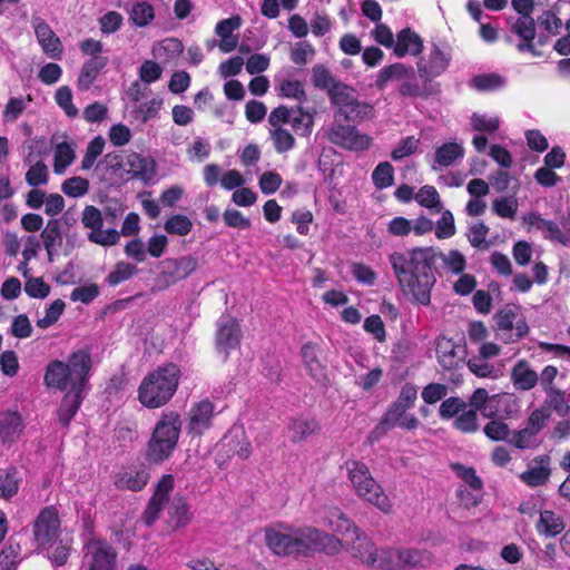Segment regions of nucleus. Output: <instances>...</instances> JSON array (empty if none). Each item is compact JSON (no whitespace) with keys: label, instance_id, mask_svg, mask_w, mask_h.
Masks as SVG:
<instances>
[{"label":"nucleus","instance_id":"36","mask_svg":"<svg viewBox=\"0 0 570 570\" xmlns=\"http://www.w3.org/2000/svg\"><path fill=\"white\" fill-rule=\"evenodd\" d=\"M423 43L421 38L410 29H403L397 33L394 45V53L397 57L405 55H417L422 51Z\"/></svg>","mask_w":570,"mask_h":570},{"label":"nucleus","instance_id":"1","mask_svg":"<svg viewBox=\"0 0 570 570\" xmlns=\"http://www.w3.org/2000/svg\"><path fill=\"white\" fill-rule=\"evenodd\" d=\"M389 261L401 291L413 302L429 305L436 282L433 267L438 262V250L433 247H414L392 253Z\"/></svg>","mask_w":570,"mask_h":570},{"label":"nucleus","instance_id":"56","mask_svg":"<svg viewBox=\"0 0 570 570\" xmlns=\"http://www.w3.org/2000/svg\"><path fill=\"white\" fill-rule=\"evenodd\" d=\"M504 85V79L497 73H483L473 77L470 86L479 91L497 90Z\"/></svg>","mask_w":570,"mask_h":570},{"label":"nucleus","instance_id":"57","mask_svg":"<svg viewBox=\"0 0 570 570\" xmlns=\"http://www.w3.org/2000/svg\"><path fill=\"white\" fill-rule=\"evenodd\" d=\"M278 91L282 97L292 98L299 102L306 101V92L304 83L296 79H284L278 86Z\"/></svg>","mask_w":570,"mask_h":570},{"label":"nucleus","instance_id":"4","mask_svg":"<svg viewBox=\"0 0 570 570\" xmlns=\"http://www.w3.org/2000/svg\"><path fill=\"white\" fill-rule=\"evenodd\" d=\"M180 370L174 363L157 367L145 376L138 387V401L147 409L167 404L177 391Z\"/></svg>","mask_w":570,"mask_h":570},{"label":"nucleus","instance_id":"19","mask_svg":"<svg viewBox=\"0 0 570 570\" xmlns=\"http://www.w3.org/2000/svg\"><path fill=\"white\" fill-rule=\"evenodd\" d=\"M26 423L17 409L0 412V444L7 448L16 444L23 435Z\"/></svg>","mask_w":570,"mask_h":570},{"label":"nucleus","instance_id":"23","mask_svg":"<svg viewBox=\"0 0 570 570\" xmlns=\"http://www.w3.org/2000/svg\"><path fill=\"white\" fill-rule=\"evenodd\" d=\"M465 155L462 144L456 141L445 142L439 146L433 155L431 169L433 171H442L443 169L458 165Z\"/></svg>","mask_w":570,"mask_h":570},{"label":"nucleus","instance_id":"30","mask_svg":"<svg viewBox=\"0 0 570 570\" xmlns=\"http://www.w3.org/2000/svg\"><path fill=\"white\" fill-rule=\"evenodd\" d=\"M513 31L521 38L517 48L520 52L531 51L534 52L532 43L535 37V23L531 16L524 14L517 19L513 24Z\"/></svg>","mask_w":570,"mask_h":570},{"label":"nucleus","instance_id":"11","mask_svg":"<svg viewBox=\"0 0 570 570\" xmlns=\"http://www.w3.org/2000/svg\"><path fill=\"white\" fill-rule=\"evenodd\" d=\"M550 414L544 409H534L524 426L514 430L509 439V444L517 449H533L540 444L539 434L547 425Z\"/></svg>","mask_w":570,"mask_h":570},{"label":"nucleus","instance_id":"21","mask_svg":"<svg viewBox=\"0 0 570 570\" xmlns=\"http://www.w3.org/2000/svg\"><path fill=\"white\" fill-rule=\"evenodd\" d=\"M173 489L174 476L171 474L163 475L144 512V521L147 525H151L158 519L160 511L169 502V494Z\"/></svg>","mask_w":570,"mask_h":570},{"label":"nucleus","instance_id":"58","mask_svg":"<svg viewBox=\"0 0 570 570\" xmlns=\"http://www.w3.org/2000/svg\"><path fill=\"white\" fill-rule=\"evenodd\" d=\"M373 184L377 189L390 187L394 180V168L387 163H380L372 173Z\"/></svg>","mask_w":570,"mask_h":570},{"label":"nucleus","instance_id":"27","mask_svg":"<svg viewBox=\"0 0 570 570\" xmlns=\"http://www.w3.org/2000/svg\"><path fill=\"white\" fill-rule=\"evenodd\" d=\"M242 19L239 16H233L230 18L220 20L215 28V33L220 38L218 47L222 52H230L238 45V37L234 35V31L239 29Z\"/></svg>","mask_w":570,"mask_h":570},{"label":"nucleus","instance_id":"55","mask_svg":"<svg viewBox=\"0 0 570 570\" xmlns=\"http://www.w3.org/2000/svg\"><path fill=\"white\" fill-rule=\"evenodd\" d=\"M165 230L170 235L186 236L191 232V220L181 214L169 217L164 224Z\"/></svg>","mask_w":570,"mask_h":570},{"label":"nucleus","instance_id":"40","mask_svg":"<svg viewBox=\"0 0 570 570\" xmlns=\"http://www.w3.org/2000/svg\"><path fill=\"white\" fill-rule=\"evenodd\" d=\"M164 100L160 97H154L145 102H139L131 107L132 118L141 124L159 118V112Z\"/></svg>","mask_w":570,"mask_h":570},{"label":"nucleus","instance_id":"50","mask_svg":"<svg viewBox=\"0 0 570 570\" xmlns=\"http://www.w3.org/2000/svg\"><path fill=\"white\" fill-rule=\"evenodd\" d=\"M312 81L316 88L326 90L327 95L330 94V90L334 88V86L341 82L336 80L331 71L323 65H316L313 67Z\"/></svg>","mask_w":570,"mask_h":570},{"label":"nucleus","instance_id":"63","mask_svg":"<svg viewBox=\"0 0 570 570\" xmlns=\"http://www.w3.org/2000/svg\"><path fill=\"white\" fill-rule=\"evenodd\" d=\"M26 181L31 187H39L48 183V167L39 160L32 165L26 173Z\"/></svg>","mask_w":570,"mask_h":570},{"label":"nucleus","instance_id":"61","mask_svg":"<svg viewBox=\"0 0 570 570\" xmlns=\"http://www.w3.org/2000/svg\"><path fill=\"white\" fill-rule=\"evenodd\" d=\"M106 141L101 136L95 137L87 146L85 156L81 160V168L83 170L90 169L97 158L102 154Z\"/></svg>","mask_w":570,"mask_h":570},{"label":"nucleus","instance_id":"46","mask_svg":"<svg viewBox=\"0 0 570 570\" xmlns=\"http://www.w3.org/2000/svg\"><path fill=\"white\" fill-rule=\"evenodd\" d=\"M413 73V68H406L403 63H393L382 68L377 75L376 87L383 89L390 80H400Z\"/></svg>","mask_w":570,"mask_h":570},{"label":"nucleus","instance_id":"24","mask_svg":"<svg viewBox=\"0 0 570 570\" xmlns=\"http://www.w3.org/2000/svg\"><path fill=\"white\" fill-rule=\"evenodd\" d=\"M449 62L450 56L438 46H433L428 60L417 63L419 75L425 81L436 78L448 69Z\"/></svg>","mask_w":570,"mask_h":570},{"label":"nucleus","instance_id":"8","mask_svg":"<svg viewBox=\"0 0 570 570\" xmlns=\"http://www.w3.org/2000/svg\"><path fill=\"white\" fill-rule=\"evenodd\" d=\"M321 524L344 537L346 549L364 563L363 552L371 551L373 541L338 508L325 510Z\"/></svg>","mask_w":570,"mask_h":570},{"label":"nucleus","instance_id":"2","mask_svg":"<svg viewBox=\"0 0 570 570\" xmlns=\"http://www.w3.org/2000/svg\"><path fill=\"white\" fill-rule=\"evenodd\" d=\"M265 539L267 547L277 556L308 557L314 552L335 554L343 547L340 539L313 527L291 528L287 532L268 529Z\"/></svg>","mask_w":570,"mask_h":570},{"label":"nucleus","instance_id":"51","mask_svg":"<svg viewBox=\"0 0 570 570\" xmlns=\"http://www.w3.org/2000/svg\"><path fill=\"white\" fill-rule=\"evenodd\" d=\"M327 96L330 98L331 104L334 107H336V109H341L342 107L346 106L347 102L352 101L356 97V91L353 87L340 82L330 90V94Z\"/></svg>","mask_w":570,"mask_h":570},{"label":"nucleus","instance_id":"15","mask_svg":"<svg viewBox=\"0 0 570 570\" xmlns=\"http://www.w3.org/2000/svg\"><path fill=\"white\" fill-rule=\"evenodd\" d=\"M159 266V289H165L170 285L187 278L193 272H195L197 267V259L190 255L178 258H166L160 262Z\"/></svg>","mask_w":570,"mask_h":570},{"label":"nucleus","instance_id":"37","mask_svg":"<svg viewBox=\"0 0 570 570\" xmlns=\"http://www.w3.org/2000/svg\"><path fill=\"white\" fill-rule=\"evenodd\" d=\"M149 480V472L144 469H128L124 471L116 480L118 489H127L130 491H140Z\"/></svg>","mask_w":570,"mask_h":570},{"label":"nucleus","instance_id":"53","mask_svg":"<svg viewBox=\"0 0 570 570\" xmlns=\"http://www.w3.org/2000/svg\"><path fill=\"white\" fill-rule=\"evenodd\" d=\"M452 470L464 482V484H462L463 487L470 488L476 492H482L483 482L473 468L456 463L452 465Z\"/></svg>","mask_w":570,"mask_h":570},{"label":"nucleus","instance_id":"34","mask_svg":"<svg viewBox=\"0 0 570 570\" xmlns=\"http://www.w3.org/2000/svg\"><path fill=\"white\" fill-rule=\"evenodd\" d=\"M41 240L47 252L49 262L53 261L62 245V233L58 219L48 220L46 227L41 232Z\"/></svg>","mask_w":570,"mask_h":570},{"label":"nucleus","instance_id":"12","mask_svg":"<svg viewBox=\"0 0 570 570\" xmlns=\"http://www.w3.org/2000/svg\"><path fill=\"white\" fill-rule=\"evenodd\" d=\"M117 553L105 540L89 538L83 546V570H116Z\"/></svg>","mask_w":570,"mask_h":570},{"label":"nucleus","instance_id":"62","mask_svg":"<svg viewBox=\"0 0 570 570\" xmlns=\"http://www.w3.org/2000/svg\"><path fill=\"white\" fill-rule=\"evenodd\" d=\"M484 434L492 441H507L511 436V431L507 423L501 420H491L483 428Z\"/></svg>","mask_w":570,"mask_h":570},{"label":"nucleus","instance_id":"42","mask_svg":"<svg viewBox=\"0 0 570 570\" xmlns=\"http://www.w3.org/2000/svg\"><path fill=\"white\" fill-rule=\"evenodd\" d=\"M155 19V8L148 1H137L131 6L129 20L137 27L144 28Z\"/></svg>","mask_w":570,"mask_h":570},{"label":"nucleus","instance_id":"13","mask_svg":"<svg viewBox=\"0 0 570 570\" xmlns=\"http://www.w3.org/2000/svg\"><path fill=\"white\" fill-rule=\"evenodd\" d=\"M81 224L85 228L90 230L88 233V239L91 243L101 246H112L116 245L120 239V234L118 230L112 228L102 229V215L101 212L95 206L88 205L83 208L81 213Z\"/></svg>","mask_w":570,"mask_h":570},{"label":"nucleus","instance_id":"39","mask_svg":"<svg viewBox=\"0 0 570 570\" xmlns=\"http://www.w3.org/2000/svg\"><path fill=\"white\" fill-rule=\"evenodd\" d=\"M168 514L170 518V523L175 529L186 527L193 519V513L190 512L187 500L181 495L175 497L171 500L168 508Z\"/></svg>","mask_w":570,"mask_h":570},{"label":"nucleus","instance_id":"31","mask_svg":"<svg viewBox=\"0 0 570 570\" xmlns=\"http://www.w3.org/2000/svg\"><path fill=\"white\" fill-rule=\"evenodd\" d=\"M566 528L563 518L552 510H542L535 523V530L540 535L554 538Z\"/></svg>","mask_w":570,"mask_h":570},{"label":"nucleus","instance_id":"35","mask_svg":"<svg viewBox=\"0 0 570 570\" xmlns=\"http://www.w3.org/2000/svg\"><path fill=\"white\" fill-rule=\"evenodd\" d=\"M495 412L484 413L485 416L498 414L504 419L515 417L520 412V402L517 396L509 393L498 394L491 397Z\"/></svg>","mask_w":570,"mask_h":570},{"label":"nucleus","instance_id":"59","mask_svg":"<svg viewBox=\"0 0 570 570\" xmlns=\"http://www.w3.org/2000/svg\"><path fill=\"white\" fill-rule=\"evenodd\" d=\"M289 125L299 136H309L313 129L314 119L308 112H305L303 108H297V114L292 115Z\"/></svg>","mask_w":570,"mask_h":570},{"label":"nucleus","instance_id":"5","mask_svg":"<svg viewBox=\"0 0 570 570\" xmlns=\"http://www.w3.org/2000/svg\"><path fill=\"white\" fill-rule=\"evenodd\" d=\"M181 431L180 414L176 411L161 413L146 446V460L160 464L174 453Z\"/></svg>","mask_w":570,"mask_h":570},{"label":"nucleus","instance_id":"41","mask_svg":"<svg viewBox=\"0 0 570 570\" xmlns=\"http://www.w3.org/2000/svg\"><path fill=\"white\" fill-rule=\"evenodd\" d=\"M85 391H77L75 393H66L58 410L59 422L67 426L78 412Z\"/></svg>","mask_w":570,"mask_h":570},{"label":"nucleus","instance_id":"26","mask_svg":"<svg viewBox=\"0 0 570 570\" xmlns=\"http://www.w3.org/2000/svg\"><path fill=\"white\" fill-rule=\"evenodd\" d=\"M375 115L373 105L360 101L355 97L352 101L347 102L346 106L341 109H336L334 112V119L336 121L358 122L366 119H372Z\"/></svg>","mask_w":570,"mask_h":570},{"label":"nucleus","instance_id":"54","mask_svg":"<svg viewBox=\"0 0 570 570\" xmlns=\"http://www.w3.org/2000/svg\"><path fill=\"white\" fill-rule=\"evenodd\" d=\"M269 137L278 154L286 153L295 146L294 136L285 128H269Z\"/></svg>","mask_w":570,"mask_h":570},{"label":"nucleus","instance_id":"29","mask_svg":"<svg viewBox=\"0 0 570 570\" xmlns=\"http://www.w3.org/2000/svg\"><path fill=\"white\" fill-rule=\"evenodd\" d=\"M551 475L550 461L548 456L535 459V464L521 473L520 479L528 487L543 485Z\"/></svg>","mask_w":570,"mask_h":570},{"label":"nucleus","instance_id":"44","mask_svg":"<svg viewBox=\"0 0 570 570\" xmlns=\"http://www.w3.org/2000/svg\"><path fill=\"white\" fill-rule=\"evenodd\" d=\"M75 150L71 144L62 141L55 148L53 171L62 175L75 160Z\"/></svg>","mask_w":570,"mask_h":570},{"label":"nucleus","instance_id":"47","mask_svg":"<svg viewBox=\"0 0 570 570\" xmlns=\"http://www.w3.org/2000/svg\"><path fill=\"white\" fill-rule=\"evenodd\" d=\"M223 441L229 446V451H232L233 455H236L242 460H246L250 456L252 444L245 436L244 432H240L239 435H233L230 433L226 435Z\"/></svg>","mask_w":570,"mask_h":570},{"label":"nucleus","instance_id":"38","mask_svg":"<svg viewBox=\"0 0 570 570\" xmlns=\"http://www.w3.org/2000/svg\"><path fill=\"white\" fill-rule=\"evenodd\" d=\"M22 481L21 472L16 466L0 471V498L10 500L17 495Z\"/></svg>","mask_w":570,"mask_h":570},{"label":"nucleus","instance_id":"6","mask_svg":"<svg viewBox=\"0 0 570 570\" xmlns=\"http://www.w3.org/2000/svg\"><path fill=\"white\" fill-rule=\"evenodd\" d=\"M345 470L351 489L363 501L374 505L383 513L392 510V502L382 485L373 478L366 463L347 460Z\"/></svg>","mask_w":570,"mask_h":570},{"label":"nucleus","instance_id":"33","mask_svg":"<svg viewBox=\"0 0 570 570\" xmlns=\"http://www.w3.org/2000/svg\"><path fill=\"white\" fill-rule=\"evenodd\" d=\"M107 57L89 58L82 66L77 79L80 91H87L97 79L99 72L107 66Z\"/></svg>","mask_w":570,"mask_h":570},{"label":"nucleus","instance_id":"48","mask_svg":"<svg viewBox=\"0 0 570 570\" xmlns=\"http://www.w3.org/2000/svg\"><path fill=\"white\" fill-rule=\"evenodd\" d=\"M438 261H441L443 268L452 274H461L466 265L464 255L458 249H451L448 253L438 250Z\"/></svg>","mask_w":570,"mask_h":570},{"label":"nucleus","instance_id":"18","mask_svg":"<svg viewBox=\"0 0 570 570\" xmlns=\"http://www.w3.org/2000/svg\"><path fill=\"white\" fill-rule=\"evenodd\" d=\"M124 165L128 179L139 180L146 186L155 184L157 165L154 158L131 153L127 155Z\"/></svg>","mask_w":570,"mask_h":570},{"label":"nucleus","instance_id":"16","mask_svg":"<svg viewBox=\"0 0 570 570\" xmlns=\"http://www.w3.org/2000/svg\"><path fill=\"white\" fill-rule=\"evenodd\" d=\"M327 138L334 145L356 151L365 150L372 144V139L367 135L360 134L354 126L342 125L336 120L330 126Z\"/></svg>","mask_w":570,"mask_h":570},{"label":"nucleus","instance_id":"10","mask_svg":"<svg viewBox=\"0 0 570 570\" xmlns=\"http://www.w3.org/2000/svg\"><path fill=\"white\" fill-rule=\"evenodd\" d=\"M498 337L504 343H513L523 338L529 326L519 307L505 306L494 315Z\"/></svg>","mask_w":570,"mask_h":570},{"label":"nucleus","instance_id":"20","mask_svg":"<svg viewBox=\"0 0 570 570\" xmlns=\"http://www.w3.org/2000/svg\"><path fill=\"white\" fill-rule=\"evenodd\" d=\"M31 27L42 51L51 59H61L63 47L51 27L41 17L37 16L31 18Z\"/></svg>","mask_w":570,"mask_h":570},{"label":"nucleus","instance_id":"17","mask_svg":"<svg viewBox=\"0 0 570 570\" xmlns=\"http://www.w3.org/2000/svg\"><path fill=\"white\" fill-rule=\"evenodd\" d=\"M242 332L236 318L223 315L217 321L216 350L224 354L226 360L230 351L239 346Z\"/></svg>","mask_w":570,"mask_h":570},{"label":"nucleus","instance_id":"7","mask_svg":"<svg viewBox=\"0 0 570 570\" xmlns=\"http://www.w3.org/2000/svg\"><path fill=\"white\" fill-rule=\"evenodd\" d=\"M364 564L376 569H402L428 567L432 563V554L417 549H377L373 543L371 551L363 552Z\"/></svg>","mask_w":570,"mask_h":570},{"label":"nucleus","instance_id":"32","mask_svg":"<svg viewBox=\"0 0 570 570\" xmlns=\"http://www.w3.org/2000/svg\"><path fill=\"white\" fill-rule=\"evenodd\" d=\"M461 347L452 340L440 337L436 342V356L440 365L445 370L456 367L461 362Z\"/></svg>","mask_w":570,"mask_h":570},{"label":"nucleus","instance_id":"64","mask_svg":"<svg viewBox=\"0 0 570 570\" xmlns=\"http://www.w3.org/2000/svg\"><path fill=\"white\" fill-rule=\"evenodd\" d=\"M61 190L69 197L78 198L88 193L89 181L79 176L71 177L63 181Z\"/></svg>","mask_w":570,"mask_h":570},{"label":"nucleus","instance_id":"14","mask_svg":"<svg viewBox=\"0 0 570 570\" xmlns=\"http://www.w3.org/2000/svg\"><path fill=\"white\" fill-rule=\"evenodd\" d=\"M60 519L58 510L50 505L43 508L32 524L33 542L37 548L45 549L59 535Z\"/></svg>","mask_w":570,"mask_h":570},{"label":"nucleus","instance_id":"43","mask_svg":"<svg viewBox=\"0 0 570 570\" xmlns=\"http://www.w3.org/2000/svg\"><path fill=\"white\" fill-rule=\"evenodd\" d=\"M318 430V423L314 417H299L291 421L288 431L293 441H301L314 434Z\"/></svg>","mask_w":570,"mask_h":570},{"label":"nucleus","instance_id":"49","mask_svg":"<svg viewBox=\"0 0 570 570\" xmlns=\"http://www.w3.org/2000/svg\"><path fill=\"white\" fill-rule=\"evenodd\" d=\"M138 268L125 261L118 262L114 269L107 275L106 283L109 286H117L122 282L130 279L134 275H136Z\"/></svg>","mask_w":570,"mask_h":570},{"label":"nucleus","instance_id":"60","mask_svg":"<svg viewBox=\"0 0 570 570\" xmlns=\"http://www.w3.org/2000/svg\"><path fill=\"white\" fill-rule=\"evenodd\" d=\"M414 199L423 207L435 209L436 212L441 210L440 196L433 186L424 185L421 187L415 194Z\"/></svg>","mask_w":570,"mask_h":570},{"label":"nucleus","instance_id":"28","mask_svg":"<svg viewBox=\"0 0 570 570\" xmlns=\"http://www.w3.org/2000/svg\"><path fill=\"white\" fill-rule=\"evenodd\" d=\"M320 346L316 343L307 342L301 347L303 365L312 379L322 381L325 377V367L320 360Z\"/></svg>","mask_w":570,"mask_h":570},{"label":"nucleus","instance_id":"45","mask_svg":"<svg viewBox=\"0 0 570 570\" xmlns=\"http://www.w3.org/2000/svg\"><path fill=\"white\" fill-rule=\"evenodd\" d=\"M469 370L478 377L495 380L500 377L501 371L495 367L488 358L474 355L468 361Z\"/></svg>","mask_w":570,"mask_h":570},{"label":"nucleus","instance_id":"3","mask_svg":"<svg viewBox=\"0 0 570 570\" xmlns=\"http://www.w3.org/2000/svg\"><path fill=\"white\" fill-rule=\"evenodd\" d=\"M90 368V353L78 350L68 357L66 363L58 360L50 362L46 368L45 383L48 387L68 391L67 393L85 391Z\"/></svg>","mask_w":570,"mask_h":570},{"label":"nucleus","instance_id":"52","mask_svg":"<svg viewBox=\"0 0 570 570\" xmlns=\"http://www.w3.org/2000/svg\"><path fill=\"white\" fill-rule=\"evenodd\" d=\"M453 426L463 433H474L479 429L478 412L465 407L453 421Z\"/></svg>","mask_w":570,"mask_h":570},{"label":"nucleus","instance_id":"25","mask_svg":"<svg viewBox=\"0 0 570 570\" xmlns=\"http://www.w3.org/2000/svg\"><path fill=\"white\" fill-rule=\"evenodd\" d=\"M510 379L518 391L527 392L541 386V373L538 374L527 360H519L511 368Z\"/></svg>","mask_w":570,"mask_h":570},{"label":"nucleus","instance_id":"9","mask_svg":"<svg viewBox=\"0 0 570 570\" xmlns=\"http://www.w3.org/2000/svg\"><path fill=\"white\" fill-rule=\"evenodd\" d=\"M558 374L559 371L553 365H547L541 371V390L546 397L540 409H544L549 414L553 412L560 417H567L570 414V393L556 385Z\"/></svg>","mask_w":570,"mask_h":570},{"label":"nucleus","instance_id":"22","mask_svg":"<svg viewBox=\"0 0 570 570\" xmlns=\"http://www.w3.org/2000/svg\"><path fill=\"white\" fill-rule=\"evenodd\" d=\"M215 405L209 400L194 403L188 412V433L200 435L212 426Z\"/></svg>","mask_w":570,"mask_h":570}]
</instances>
